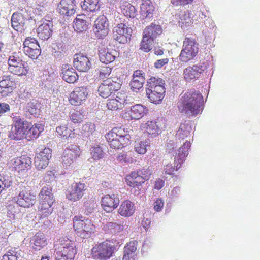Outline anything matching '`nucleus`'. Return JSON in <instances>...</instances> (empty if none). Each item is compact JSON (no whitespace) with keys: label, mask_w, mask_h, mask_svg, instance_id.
Instances as JSON below:
<instances>
[{"label":"nucleus","mask_w":260,"mask_h":260,"mask_svg":"<svg viewBox=\"0 0 260 260\" xmlns=\"http://www.w3.org/2000/svg\"><path fill=\"white\" fill-rule=\"evenodd\" d=\"M203 102L199 91H188L180 95L177 107L180 113L196 116L202 111Z\"/></svg>","instance_id":"nucleus-1"},{"label":"nucleus","mask_w":260,"mask_h":260,"mask_svg":"<svg viewBox=\"0 0 260 260\" xmlns=\"http://www.w3.org/2000/svg\"><path fill=\"white\" fill-rule=\"evenodd\" d=\"M77 249L75 243L67 237H61L55 245V260H74Z\"/></svg>","instance_id":"nucleus-2"},{"label":"nucleus","mask_w":260,"mask_h":260,"mask_svg":"<svg viewBox=\"0 0 260 260\" xmlns=\"http://www.w3.org/2000/svg\"><path fill=\"white\" fill-rule=\"evenodd\" d=\"M54 201L51 187L44 186L39 193L38 210L40 218L46 217L52 212V206Z\"/></svg>","instance_id":"nucleus-3"},{"label":"nucleus","mask_w":260,"mask_h":260,"mask_svg":"<svg viewBox=\"0 0 260 260\" xmlns=\"http://www.w3.org/2000/svg\"><path fill=\"white\" fill-rule=\"evenodd\" d=\"M146 93L151 103L158 104L165 96V82L161 78L151 77L147 81Z\"/></svg>","instance_id":"nucleus-4"},{"label":"nucleus","mask_w":260,"mask_h":260,"mask_svg":"<svg viewBox=\"0 0 260 260\" xmlns=\"http://www.w3.org/2000/svg\"><path fill=\"white\" fill-rule=\"evenodd\" d=\"M105 138L111 148L120 149L128 145L131 137L124 128L114 127L106 135Z\"/></svg>","instance_id":"nucleus-5"},{"label":"nucleus","mask_w":260,"mask_h":260,"mask_svg":"<svg viewBox=\"0 0 260 260\" xmlns=\"http://www.w3.org/2000/svg\"><path fill=\"white\" fill-rule=\"evenodd\" d=\"M73 223L75 232L82 238L90 237L95 231V226L91 220L81 215L75 216Z\"/></svg>","instance_id":"nucleus-6"},{"label":"nucleus","mask_w":260,"mask_h":260,"mask_svg":"<svg viewBox=\"0 0 260 260\" xmlns=\"http://www.w3.org/2000/svg\"><path fill=\"white\" fill-rule=\"evenodd\" d=\"M115 246L110 240L98 243L91 250V256L95 260H108L113 256Z\"/></svg>","instance_id":"nucleus-7"},{"label":"nucleus","mask_w":260,"mask_h":260,"mask_svg":"<svg viewBox=\"0 0 260 260\" xmlns=\"http://www.w3.org/2000/svg\"><path fill=\"white\" fill-rule=\"evenodd\" d=\"M199 52L198 44L194 39L185 37L183 41L182 49L179 55L181 61L187 62L193 59Z\"/></svg>","instance_id":"nucleus-8"},{"label":"nucleus","mask_w":260,"mask_h":260,"mask_svg":"<svg viewBox=\"0 0 260 260\" xmlns=\"http://www.w3.org/2000/svg\"><path fill=\"white\" fill-rule=\"evenodd\" d=\"M8 70L11 73L19 76H26L29 70L28 64L14 53L8 60Z\"/></svg>","instance_id":"nucleus-9"},{"label":"nucleus","mask_w":260,"mask_h":260,"mask_svg":"<svg viewBox=\"0 0 260 260\" xmlns=\"http://www.w3.org/2000/svg\"><path fill=\"white\" fill-rule=\"evenodd\" d=\"M86 190L87 186L85 183L81 182H74L67 187L65 195L68 200L77 202L82 199Z\"/></svg>","instance_id":"nucleus-10"},{"label":"nucleus","mask_w":260,"mask_h":260,"mask_svg":"<svg viewBox=\"0 0 260 260\" xmlns=\"http://www.w3.org/2000/svg\"><path fill=\"white\" fill-rule=\"evenodd\" d=\"M120 80L119 78H108L100 84L98 88L99 95L103 98L109 97L111 93L120 88Z\"/></svg>","instance_id":"nucleus-11"},{"label":"nucleus","mask_w":260,"mask_h":260,"mask_svg":"<svg viewBox=\"0 0 260 260\" xmlns=\"http://www.w3.org/2000/svg\"><path fill=\"white\" fill-rule=\"evenodd\" d=\"M36 196L25 186L20 187L19 192L16 197V203L20 207L28 208L33 206L36 203Z\"/></svg>","instance_id":"nucleus-12"},{"label":"nucleus","mask_w":260,"mask_h":260,"mask_svg":"<svg viewBox=\"0 0 260 260\" xmlns=\"http://www.w3.org/2000/svg\"><path fill=\"white\" fill-rule=\"evenodd\" d=\"M14 122V129L11 130L9 137L14 140L26 139L27 131L29 128L27 126V121H24L19 117H16Z\"/></svg>","instance_id":"nucleus-13"},{"label":"nucleus","mask_w":260,"mask_h":260,"mask_svg":"<svg viewBox=\"0 0 260 260\" xmlns=\"http://www.w3.org/2000/svg\"><path fill=\"white\" fill-rule=\"evenodd\" d=\"M23 51L25 55L32 59H36L41 54V49L37 40L27 37L23 42Z\"/></svg>","instance_id":"nucleus-14"},{"label":"nucleus","mask_w":260,"mask_h":260,"mask_svg":"<svg viewBox=\"0 0 260 260\" xmlns=\"http://www.w3.org/2000/svg\"><path fill=\"white\" fill-rule=\"evenodd\" d=\"M109 27L107 18L104 15H100L94 21L93 31L97 38L103 39L108 34Z\"/></svg>","instance_id":"nucleus-15"},{"label":"nucleus","mask_w":260,"mask_h":260,"mask_svg":"<svg viewBox=\"0 0 260 260\" xmlns=\"http://www.w3.org/2000/svg\"><path fill=\"white\" fill-rule=\"evenodd\" d=\"M131 28L128 27L124 23L117 24L113 30L114 40L121 44H124L127 42V39L131 35Z\"/></svg>","instance_id":"nucleus-16"},{"label":"nucleus","mask_w":260,"mask_h":260,"mask_svg":"<svg viewBox=\"0 0 260 260\" xmlns=\"http://www.w3.org/2000/svg\"><path fill=\"white\" fill-rule=\"evenodd\" d=\"M89 94L88 89L84 86L76 87L70 94L69 101L72 105H80Z\"/></svg>","instance_id":"nucleus-17"},{"label":"nucleus","mask_w":260,"mask_h":260,"mask_svg":"<svg viewBox=\"0 0 260 260\" xmlns=\"http://www.w3.org/2000/svg\"><path fill=\"white\" fill-rule=\"evenodd\" d=\"M206 69V67L204 63H199L192 66H188L183 70V78L186 81L196 80L200 77Z\"/></svg>","instance_id":"nucleus-18"},{"label":"nucleus","mask_w":260,"mask_h":260,"mask_svg":"<svg viewBox=\"0 0 260 260\" xmlns=\"http://www.w3.org/2000/svg\"><path fill=\"white\" fill-rule=\"evenodd\" d=\"M37 28V36L42 40H47L52 35L53 24L52 19H42Z\"/></svg>","instance_id":"nucleus-19"},{"label":"nucleus","mask_w":260,"mask_h":260,"mask_svg":"<svg viewBox=\"0 0 260 260\" xmlns=\"http://www.w3.org/2000/svg\"><path fill=\"white\" fill-rule=\"evenodd\" d=\"M81 153L80 149L79 146L76 145H71L63 151L62 159L64 166H70L77 158L79 157Z\"/></svg>","instance_id":"nucleus-20"},{"label":"nucleus","mask_w":260,"mask_h":260,"mask_svg":"<svg viewBox=\"0 0 260 260\" xmlns=\"http://www.w3.org/2000/svg\"><path fill=\"white\" fill-rule=\"evenodd\" d=\"M102 208L107 213H111L119 205V199L114 194H106L101 200Z\"/></svg>","instance_id":"nucleus-21"},{"label":"nucleus","mask_w":260,"mask_h":260,"mask_svg":"<svg viewBox=\"0 0 260 260\" xmlns=\"http://www.w3.org/2000/svg\"><path fill=\"white\" fill-rule=\"evenodd\" d=\"M51 150L48 148H44L40 153L36 154L34 164L38 170L46 168L50 158L51 157Z\"/></svg>","instance_id":"nucleus-22"},{"label":"nucleus","mask_w":260,"mask_h":260,"mask_svg":"<svg viewBox=\"0 0 260 260\" xmlns=\"http://www.w3.org/2000/svg\"><path fill=\"white\" fill-rule=\"evenodd\" d=\"M127 95L124 92H118L114 99L107 100V107L110 110H117L123 108L126 103Z\"/></svg>","instance_id":"nucleus-23"},{"label":"nucleus","mask_w":260,"mask_h":260,"mask_svg":"<svg viewBox=\"0 0 260 260\" xmlns=\"http://www.w3.org/2000/svg\"><path fill=\"white\" fill-rule=\"evenodd\" d=\"M73 65L79 72H87L90 69L91 64L87 56L79 53L74 56Z\"/></svg>","instance_id":"nucleus-24"},{"label":"nucleus","mask_w":260,"mask_h":260,"mask_svg":"<svg viewBox=\"0 0 260 260\" xmlns=\"http://www.w3.org/2000/svg\"><path fill=\"white\" fill-rule=\"evenodd\" d=\"M60 76L64 81L69 83H74L79 78L75 69L69 64H63L62 66Z\"/></svg>","instance_id":"nucleus-25"},{"label":"nucleus","mask_w":260,"mask_h":260,"mask_svg":"<svg viewBox=\"0 0 260 260\" xmlns=\"http://www.w3.org/2000/svg\"><path fill=\"white\" fill-rule=\"evenodd\" d=\"M75 0H61L58 5V12L62 15L70 16L76 12Z\"/></svg>","instance_id":"nucleus-26"},{"label":"nucleus","mask_w":260,"mask_h":260,"mask_svg":"<svg viewBox=\"0 0 260 260\" xmlns=\"http://www.w3.org/2000/svg\"><path fill=\"white\" fill-rule=\"evenodd\" d=\"M119 53L114 49L101 48L99 51L100 60L103 63L108 64L114 61Z\"/></svg>","instance_id":"nucleus-27"},{"label":"nucleus","mask_w":260,"mask_h":260,"mask_svg":"<svg viewBox=\"0 0 260 260\" xmlns=\"http://www.w3.org/2000/svg\"><path fill=\"white\" fill-rule=\"evenodd\" d=\"M27 126L29 128L27 131L26 139L31 141L37 139L39 137L41 133L44 130V124L40 122L36 123L32 125L27 122Z\"/></svg>","instance_id":"nucleus-28"},{"label":"nucleus","mask_w":260,"mask_h":260,"mask_svg":"<svg viewBox=\"0 0 260 260\" xmlns=\"http://www.w3.org/2000/svg\"><path fill=\"white\" fill-rule=\"evenodd\" d=\"M154 7L151 0H142L140 6V16L143 19L150 20L153 16Z\"/></svg>","instance_id":"nucleus-29"},{"label":"nucleus","mask_w":260,"mask_h":260,"mask_svg":"<svg viewBox=\"0 0 260 260\" xmlns=\"http://www.w3.org/2000/svg\"><path fill=\"white\" fill-rule=\"evenodd\" d=\"M13 168L18 172L27 169L31 165V158L26 155L18 157L14 159Z\"/></svg>","instance_id":"nucleus-30"},{"label":"nucleus","mask_w":260,"mask_h":260,"mask_svg":"<svg viewBox=\"0 0 260 260\" xmlns=\"http://www.w3.org/2000/svg\"><path fill=\"white\" fill-rule=\"evenodd\" d=\"M122 13L126 17L134 18L137 15L135 7L126 0H121L119 3Z\"/></svg>","instance_id":"nucleus-31"},{"label":"nucleus","mask_w":260,"mask_h":260,"mask_svg":"<svg viewBox=\"0 0 260 260\" xmlns=\"http://www.w3.org/2000/svg\"><path fill=\"white\" fill-rule=\"evenodd\" d=\"M134 204L129 200L123 201L118 209V213L122 216L128 217L131 216L135 212Z\"/></svg>","instance_id":"nucleus-32"},{"label":"nucleus","mask_w":260,"mask_h":260,"mask_svg":"<svg viewBox=\"0 0 260 260\" xmlns=\"http://www.w3.org/2000/svg\"><path fill=\"white\" fill-rule=\"evenodd\" d=\"M127 185L132 187H138L144 183L143 179L140 177L137 171H133L125 177Z\"/></svg>","instance_id":"nucleus-33"},{"label":"nucleus","mask_w":260,"mask_h":260,"mask_svg":"<svg viewBox=\"0 0 260 260\" xmlns=\"http://www.w3.org/2000/svg\"><path fill=\"white\" fill-rule=\"evenodd\" d=\"M162 32V29L161 26L152 23L146 27L144 30L143 35L154 40Z\"/></svg>","instance_id":"nucleus-34"},{"label":"nucleus","mask_w":260,"mask_h":260,"mask_svg":"<svg viewBox=\"0 0 260 260\" xmlns=\"http://www.w3.org/2000/svg\"><path fill=\"white\" fill-rule=\"evenodd\" d=\"M87 17L84 14L77 15L73 22V27L77 32H83L88 28Z\"/></svg>","instance_id":"nucleus-35"},{"label":"nucleus","mask_w":260,"mask_h":260,"mask_svg":"<svg viewBox=\"0 0 260 260\" xmlns=\"http://www.w3.org/2000/svg\"><path fill=\"white\" fill-rule=\"evenodd\" d=\"M25 19L23 15L19 12H15L11 17V26L16 31H21L23 29Z\"/></svg>","instance_id":"nucleus-36"},{"label":"nucleus","mask_w":260,"mask_h":260,"mask_svg":"<svg viewBox=\"0 0 260 260\" xmlns=\"http://www.w3.org/2000/svg\"><path fill=\"white\" fill-rule=\"evenodd\" d=\"M56 132L59 136L64 139L72 138L75 136L74 128L69 125V124L57 126Z\"/></svg>","instance_id":"nucleus-37"},{"label":"nucleus","mask_w":260,"mask_h":260,"mask_svg":"<svg viewBox=\"0 0 260 260\" xmlns=\"http://www.w3.org/2000/svg\"><path fill=\"white\" fill-rule=\"evenodd\" d=\"M147 109L141 104H136L133 106L130 110V116L132 119H139L144 116Z\"/></svg>","instance_id":"nucleus-38"},{"label":"nucleus","mask_w":260,"mask_h":260,"mask_svg":"<svg viewBox=\"0 0 260 260\" xmlns=\"http://www.w3.org/2000/svg\"><path fill=\"white\" fill-rule=\"evenodd\" d=\"M33 248L36 250H40L47 245V240L43 233H37L33 237Z\"/></svg>","instance_id":"nucleus-39"},{"label":"nucleus","mask_w":260,"mask_h":260,"mask_svg":"<svg viewBox=\"0 0 260 260\" xmlns=\"http://www.w3.org/2000/svg\"><path fill=\"white\" fill-rule=\"evenodd\" d=\"M192 13L189 10L182 12L179 16L178 23L182 28L190 26L193 23Z\"/></svg>","instance_id":"nucleus-40"},{"label":"nucleus","mask_w":260,"mask_h":260,"mask_svg":"<svg viewBox=\"0 0 260 260\" xmlns=\"http://www.w3.org/2000/svg\"><path fill=\"white\" fill-rule=\"evenodd\" d=\"M171 155L174 156V167H173L172 165L168 164L165 166L164 168V171L166 174L169 175L173 174L175 171L178 170L179 168H180L181 165L183 162H180V161L178 160V157L177 156V152H169Z\"/></svg>","instance_id":"nucleus-41"},{"label":"nucleus","mask_w":260,"mask_h":260,"mask_svg":"<svg viewBox=\"0 0 260 260\" xmlns=\"http://www.w3.org/2000/svg\"><path fill=\"white\" fill-rule=\"evenodd\" d=\"M191 146L190 143L187 141L178 150H174V148L171 151L173 152H177V156L178 157V160L180 162H183L185 157L188 154V151Z\"/></svg>","instance_id":"nucleus-42"},{"label":"nucleus","mask_w":260,"mask_h":260,"mask_svg":"<svg viewBox=\"0 0 260 260\" xmlns=\"http://www.w3.org/2000/svg\"><path fill=\"white\" fill-rule=\"evenodd\" d=\"M145 125V131L149 135L155 137L161 133L160 127L157 122L155 121H148Z\"/></svg>","instance_id":"nucleus-43"},{"label":"nucleus","mask_w":260,"mask_h":260,"mask_svg":"<svg viewBox=\"0 0 260 260\" xmlns=\"http://www.w3.org/2000/svg\"><path fill=\"white\" fill-rule=\"evenodd\" d=\"M102 229L107 233H115L122 231L123 226L116 222H108L103 225Z\"/></svg>","instance_id":"nucleus-44"},{"label":"nucleus","mask_w":260,"mask_h":260,"mask_svg":"<svg viewBox=\"0 0 260 260\" xmlns=\"http://www.w3.org/2000/svg\"><path fill=\"white\" fill-rule=\"evenodd\" d=\"M150 142L149 139L140 140L136 141L135 150L140 154H144L147 152V147L150 146Z\"/></svg>","instance_id":"nucleus-45"},{"label":"nucleus","mask_w":260,"mask_h":260,"mask_svg":"<svg viewBox=\"0 0 260 260\" xmlns=\"http://www.w3.org/2000/svg\"><path fill=\"white\" fill-rule=\"evenodd\" d=\"M12 82L9 78L6 77L0 81V93L3 95H7L12 90Z\"/></svg>","instance_id":"nucleus-46"},{"label":"nucleus","mask_w":260,"mask_h":260,"mask_svg":"<svg viewBox=\"0 0 260 260\" xmlns=\"http://www.w3.org/2000/svg\"><path fill=\"white\" fill-rule=\"evenodd\" d=\"M99 0H84L81 7L83 10L89 12H94L100 9Z\"/></svg>","instance_id":"nucleus-47"},{"label":"nucleus","mask_w":260,"mask_h":260,"mask_svg":"<svg viewBox=\"0 0 260 260\" xmlns=\"http://www.w3.org/2000/svg\"><path fill=\"white\" fill-rule=\"evenodd\" d=\"M91 157L94 160H99L104 157V152L101 146L95 145L90 149Z\"/></svg>","instance_id":"nucleus-48"},{"label":"nucleus","mask_w":260,"mask_h":260,"mask_svg":"<svg viewBox=\"0 0 260 260\" xmlns=\"http://www.w3.org/2000/svg\"><path fill=\"white\" fill-rule=\"evenodd\" d=\"M153 42V40L143 35L141 42L140 49L144 52H148L151 50Z\"/></svg>","instance_id":"nucleus-49"},{"label":"nucleus","mask_w":260,"mask_h":260,"mask_svg":"<svg viewBox=\"0 0 260 260\" xmlns=\"http://www.w3.org/2000/svg\"><path fill=\"white\" fill-rule=\"evenodd\" d=\"M190 134V127L185 123H181L177 131V135L179 139H184Z\"/></svg>","instance_id":"nucleus-50"},{"label":"nucleus","mask_w":260,"mask_h":260,"mask_svg":"<svg viewBox=\"0 0 260 260\" xmlns=\"http://www.w3.org/2000/svg\"><path fill=\"white\" fill-rule=\"evenodd\" d=\"M12 183V180L9 176L0 174V194L5 188L10 187Z\"/></svg>","instance_id":"nucleus-51"},{"label":"nucleus","mask_w":260,"mask_h":260,"mask_svg":"<svg viewBox=\"0 0 260 260\" xmlns=\"http://www.w3.org/2000/svg\"><path fill=\"white\" fill-rule=\"evenodd\" d=\"M116 160L120 163H132L135 160L131 154L121 152L117 156Z\"/></svg>","instance_id":"nucleus-52"},{"label":"nucleus","mask_w":260,"mask_h":260,"mask_svg":"<svg viewBox=\"0 0 260 260\" xmlns=\"http://www.w3.org/2000/svg\"><path fill=\"white\" fill-rule=\"evenodd\" d=\"M95 125L93 123H87L82 126V131L84 134L87 136L92 135L95 132Z\"/></svg>","instance_id":"nucleus-53"},{"label":"nucleus","mask_w":260,"mask_h":260,"mask_svg":"<svg viewBox=\"0 0 260 260\" xmlns=\"http://www.w3.org/2000/svg\"><path fill=\"white\" fill-rule=\"evenodd\" d=\"M139 173L140 177L143 179L144 182L148 180L151 175L152 174V171L151 170L149 167H145L137 171Z\"/></svg>","instance_id":"nucleus-54"},{"label":"nucleus","mask_w":260,"mask_h":260,"mask_svg":"<svg viewBox=\"0 0 260 260\" xmlns=\"http://www.w3.org/2000/svg\"><path fill=\"white\" fill-rule=\"evenodd\" d=\"M20 213V209L18 206L11 205L8 206L7 216L12 219H15L17 214Z\"/></svg>","instance_id":"nucleus-55"},{"label":"nucleus","mask_w":260,"mask_h":260,"mask_svg":"<svg viewBox=\"0 0 260 260\" xmlns=\"http://www.w3.org/2000/svg\"><path fill=\"white\" fill-rule=\"evenodd\" d=\"M83 115L78 111H75L71 114L70 119L74 123H80L83 121Z\"/></svg>","instance_id":"nucleus-56"},{"label":"nucleus","mask_w":260,"mask_h":260,"mask_svg":"<svg viewBox=\"0 0 260 260\" xmlns=\"http://www.w3.org/2000/svg\"><path fill=\"white\" fill-rule=\"evenodd\" d=\"M17 252L13 249L9 250L3 256L2 260H17Z\"/></svg>","instance_id":"nucleus-57"},{"label":"nucleus","mask_w":260,"mask_h":260,"mask_svg":"<svg viewBox=\"0 0 260 260\" xmlns=\"http://www.w3.org/2000/svg\"><path fill=\"white\" fill-rule=\"evenodd\" d=\"M112 71V68L109 67H102L101 68L99 72V78L101 79H104L107 78Z\"/></svg>","instance_id":"nucleus-58"},{"label":"nucleus","mask_w":260,"mask_h":260,"mask_svg":"<svg viewBox=\"0 0 260 260\" xmlns=\"http://www.w3.org/2000/svg\"><path fill=\"white\" fill-rule=\"evenodd\" d=\"M142 81V80H138V81L136 80H132L129 84L131 89L133 91L137 92L141 89L143 87L144 84Z\"/></svg>","instance_id":"nucleus-59"},{"label":"nucleus","mask_w":260,"mask_h":260,"mask_svg":"<svg viewBox=\"0 0 260 260\" xmlns=\"http://www.w3.org/2000/svg\"><path fill=\"white\" fill-rule=\"evenodd\" d=\"M137 241H130L129 242L124 248V250L128 251V252H132L136 253L137 250Z\"/></svg>","instance_id":"nucleus-60"},{"label":"nucleus","mask_w":260,"mask_h":260,"mask_svg":"<svg viewBox=\"0 0 260 260\" xmlns=\"http://www.w3.org/2000/svg\"><path fill=\"white\" fill-rule=\"evenodd\" d=\"M84 206L85 207V209L88 212L91 213L95 208V203L93 200H88L84 202Z\"/></svg>","instance_id":"nucleus-61"},{"label":"nucleus","mask_w":260,"mask_h":260,"mask_svg":"<svg viewBox=\"0 0 260 260\" xmlns=\"http://www.w3.org/2000/svg\"><path fill=\"white\" fill-rule=\"evenodd\" d=\"M55 178V173L53 171L49 170L46 172L44 180L46 182H50Z\"/></svg>","instance_id":"nucleus-62"},{"label":"nucleus","mask_w":260,"mask_h":260,"mask_svg":"<svg viewBox=\"0 0 260 260\" xmlns=\"http://www.w3.org/2000/svg\"><path fill=\"white\" fill-rule=\"evenodd\" d=\"M164 202L161 198H158L154 203V209L159 212L161 211L164 207Z\"/></svg>","instance_id":"nucleus-63"},{"label":"nucleus","mask_w":260,"mask_h":260,"mask_svg":"<svg viewBox=\"0 0 260 260\" xmlns=\"http://www.w3.org/2000/svg\"><path fill=\"white\" fill-rule=\"evenodd\" d=\"M136 254L123 251V256L122 260H135Z\"/></svg>","instance_id":"nucleus-64"}]
</instances>
